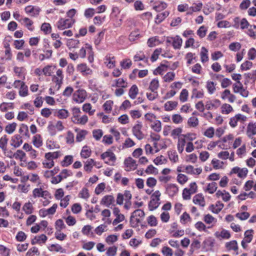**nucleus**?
Wrapping results in <instances>:
<instances>
[{"mask_svg":"<svg viewBox=\"0 0 256 256\" xmlns=\"http://www.w3.org/2000/svg\"><path fill=\"white\" fill-rule=\"evenodd\" d=\"M178 104V102L176 101H168L164 104V108L166 111H171L175 109Z\"/></svg>","mask_w":256,"mask_h":256,"instance_id":"nucleus-22","label":"nucleus"},{"mask_svg":"<svg viewBox=\"0 0 256 256\" xmlns=\"http://www.w3.org/2000/svg\"><path fill=\"white\" fill-rule=\"evenodd\" d=\"M22 136L19 134H15L12 138L10 144L14 148H17L22 144Z\"/></svg>","mask_w":256,"mask_h":256,"instance_id":"nucleus-13","label":"nucleus"},{"mask_svg":"<svg viewBox=\"0 0 256 256\" xmlns=\"http://www.w3.org/2000/svg\"><path fill=\"white\" fill-rule=\"evenodd\" d=\"M88 132L86 130H80L78 132L76 136V140L78 142L82 141L87 134Z\"/></svg>","mask_w":256,"mask_h":256,"instance_id":"nucleus-51","label":"nucleus"},{"mask_svg":"<svg viewBox=\"0 0 256 256\" xmlns=\"http://www.w3.org/2000/svg\"><path fill=\"white\" fill-rule=\"evenodd\" d=\"M188 124L191 127H196L198 124V120L196 117L192 116L188 118Z\"/></svg>","mask_w":256,"mask_h":256,"instance_id":"nucleus-59","label":"nucleus"},{"mask_svg":"<svg viewBox=\"0 0 256 256\" xmlns=\"http://www.w3.org/2000/svg\"><path fill=\"white\" fill-rule=\"evenodd\" d=\"M74 20L73 19L60 18L56 23L57 28L60 30L71 28L74 24Z\"/></svg>","mask_w":256,"mask_h":256,"instance_id":"nucleus-3","label":"nucleus"},{"mask_svg":"<svg viewBox=\"0 0 256 256\" xmlns=\"http://www.w3.org/2000/svg\"><path fill=\"white\" fill-rule=\"evenodd\" d=\"M180 221L182 224H184L188 222H190L192 221V218L188 213L184 212L180 216Z\"/></svg>","mask_w":256,"mask_h":256,"instance_id":"nucleus-47","label":"nucleus"},{"mask_svg":"<svg viewBox=\"0 0 256 256\" xmlns=\"http://www.w3.org/2000/svg\"><path fill=\"white\" fill-rule=\"evenodd\" d=\"M25 12L26 14H29L30 16H38L41 10L39 7L34 6H28L25 8Z\"/></svg>","mask_w":256,"mask_h":256,"instance_id":"nucleus-7","label":"nucleus"},{"mask_svg":"<svg viewBox=\"0 0 256 256\" xmlns=\"http://www.w3.org/2000/svg\"><path fill=\"white\" fill-rule=\"evenodd\" d=\"M246 134L250 138H252L256 134V122L254 123L250 122L247 127Z\"/></svg>","mask_w":256,"mask_h":256,"instance_id":"nucleus-15","label":"nucleus"},{"mask_svg":"<svg viewBox=\"0 0 256 256\" xmlns=\"http://www.w3.org/2000/svg\"><path fill=\"white\" fill-rule=\"evenodd\" d=\"M74 160L73 156L68 155L64 156V160L60 162L61 166L63 167H66L72 164Z\"/></svg>","mask_w":256,"mask_h":256,"instance_id":"nucleus-23","label":"nucleus"},{"mask_svg":"<svg viewBox=\"0 0 256 256\" xmlns=\"http://www.w3.org/2000/svg\"><path fill=\"white\" fill-rule=\"evenodd\" d=\"M232 107L229 104H224L221 106V112L222 114H228L233 111Z\"/></svg>","mask_w":256,"mask_h":256,"instance_id":"nucleus-31","label":"nucleus"},{"mask_svg":"<svg viewBox=\"0 0 256 256\" xmlns=\"http://www.w3.org/2000/svg\"><path fill=\"white\" fill-rule=\"evenodd\" d=\"M192 200L196 204H198L202 207L205 206L204 198L202 194H198L194 196Z\"/></svg>","mask_w":256,"mask_h":256,"instance_id":"nucleus-17","label":"nucleus"},{"mask_svg":"<svg viewBox=\"0 0 256 256\" xmlns=\"http://www.w3.org/2000/svg\"><path fill=\"white\" fill-rule=\"evenodd\" d=\"M87 96L86 92L84 90L79 89L74 92L72 95V100L78 104L82 103L84 101Z\"/></svg>","mask_w":256,"mask_h":256,"instance_id":"nucleus-2","label":"nucleus"},{"mask_svg":"<svg viewBox=\"0 0 256 256\" xmlns=\"http://www.w3.org/2000/svg\"><path fill=\"white\" fill-rule=\"evenodd\" d=\"M203 220L208 224H212L210 226H208V228H212L217 222L216 219L210 214L204 215Z\"/></svg>","mask_w":256,"mask_h":256,"instance_id":"nucleus-14","label":"nucleus"},{"mask_svg":"<svg viewBox=\"0 0 256 256\" xmlns=\"http://www.w3.org/2000/svg\"><path fill=\"white\" fill-rule=\"evenodd\" d=\"M113 104V101L111 100L106 101L103 105V108L104 110L108 113H110L112 110V106Z\"/></svg>","mask_w":256,"mask_h":256,"instance_id":"nucleus-54","label":"nucleus"},{"mask_svg":"<svg viewBox=\"0 0 256 256\" xmlns=\"http://www.w3.org/2000/svg\"><path fill=\"white\" fill-rule=\"evenodd\" d=\"M48 249L51 252H60L62 253L65 252V250L60 245L57 244H52L48 246Z\"/></svg>","mask_w":256,"mask_h":256,"instance_id":"nucleus-25","label":"nucleus"},{"mask_svg":"<svg viewBox=\"0 0 256 256\" xmlns=\"http://www.w3.org/2000/svg\"><path fill=\"white\" fill-rule=\"evenodd\" d=\"M160 204V202L155 200L154 199H151L148 203V208L150 210L152 211L158 208Z\"/></svg>","mask_w":256,"mask_h":256,"instance_id":"nucleus-45","label":"nucleus"},{"mask_svg":"<svg viewBox=\"0 0 256 256\" xmlns=\"http://www.w3.org/2000/svg\"><path fill=\"white\" fill-rule=\"evenodd\" d=\"M8 138L6 135H4L0 138V148L4 152L6 151V146L8 142Z\"/></svg>","mask_w":256,"mask_h":256,"instance_id":"nucleus-38","label":"nucleus"},{"mask_svg":"<svg viewBox=\"0 0 256 256\" xmlns=\"http://www.w3.org/2000/svg\"><path fill=\"white\" fill-rule=\"evenodd\" d=\"M216 84L212 81H208L206 82V88L210 94H212L216 90Z\"/></svg>","mask_w":256,"mask_h":256,"instance_id":"nucleus-43","label":"nucleus"},{"mask_svg":"<svg viewBox=\"0 0 256 256\" xmlns=\"http://www.w3.org/2000/svg\"><path fill=\"white\" fill-rule=\"evenodd\" d=\"M55 227L56 231H61L66 228V226L62 219H58L55 222Z\"/></svg>","mask_w":256,"mask_h":256,"instance_id":"nucleus-57","label":"nucleus"},{"mask_svg":"<svg viewBox=\"0 0 256 256\" xmlns=\"http://www.w3.org/2000/svg\"><path fill=\"white\" fill-rule=\"evenodd\" d=\"M134 60L135 62L140 61V60H144L145 62H148V58H146L145 55L140 52V53L136 54L134 57Z\"/></svg>","mask_w":256,"mask_h":256,"instance_id":"nucleus-58","label":"nucleus"},{"mask_svg":"<svg viewBox=\"0 0 256 256\" xmlns=\"http://www.w3.org/2000/svg\"><path fill=\"white\" fill-rule=\"evenodd\" d=\"M80 108H72V116L71 118L72 121L74 123L78 118L80 117Z\"/></svg>","mask_w":256,"mask_h":256,"instance_id":"nucleus-35","label":"nucleus"},{"mask_svg":"<svg viewBox=\"0 0 256 256\" xmlns=\"http://www.w3.org/2000/svg\"><path fill=\"white\" fill-rule=\"evenodd\" d=\"M25 68L24 67L15 66L14 71L18 78L22 80L25 79Z\"/></svg>","mask_w":256,"mask_h":256,"instance_id":"nucleus-20","label":"nucleus"},{"mask_svg":"<svg viewBox=\"0 0 256 256\" xmlns=\"http://www.w3.org/2000/svg\"><path fill=\"white\" fill-rule=\"evenodd\" d=\"M17 124L16 122H12L6 126L5 128V131L8 134H12L15 130Z\"/></svg>","mask_w":256,"mask_h":256,"instance_id":"nucleus-49","label":"nucleus"},{"mask_svg":"<svg viewBox=\"0 0 256 256\" xmlns=\"http://www.w3.org/2000/svg\"><path fill=\"white\" fill-rule=\"evenodd\" d=\"M92 110V105L90 103L84 104L82 106V110L84 112H88L90 116H92L94 114L95 110Z\"/></svg>","mask_w":256,"mask_h":256,"instance_id":"nucleus-50","label":"nucleus"},{"mask_svg":"<svg viewBox=\"0 0 256 256\" xmlns=\"http://www.w3.org/2000/svg\"><path fill=\"white\" fill-rule=\"evenodd\" d=\"M115 58L112 54H108L104 58V64L110 68L115 66Z\"/></svg>","mask_w":256,"mask_h":256,"instance_id":"nucleus-12","label":"nucleus"},{"mask_svg":"<svg viewBox=\"0 0 256 256\" xmlns=\"http://www.w3.org/2000/svg\"><path fill=\"white\" fill-rule=\"evenodd\" d=\"M118 240V236L115 234L108 236L106 238V242L108 244H112Z\"/></svg>","mask_w":256,"mask_h":256,"instance_id":"nucleus-64","label":"nucleus"},{"mask_svg":"<svg viewBox=\"0 0 256 256\" xmlns=\"http://www.w3.org/2000/svg\"><path fill=\"white\" fill-rule=\"evenodd\" d=\"M160 84L158 79L154 78L150 82L148 89L151 92H158L157 90Z\"/></svg>","mask_w":256,"mask_h":256,"instance_id":"nucleus-24","label":"nucleus"},{"mask_svg":"<svg viewBox=\"0 0 256 256\" xmlns=\"http://www.w3.org/2000/svg\"><path fill=\"white\" fill-rule=\"evenodd\" d=\"M217 188V184L215 182H212L208 184L206 190L208 193L212 194L216 190Z\"/></svg>","mask_w":256,"mask_h":256,"instance_id":"nucleus-42","label":"nucleus"},{"mask_svg":"<svg viewBox=\"0 0 256 256\" xmlns=\"http://www.w3.org/2000/svg\"><path fill=\"white\" fill-rule=\"evenodd\" d=\"M178 191V186L175 184H168L166 188V192L170 196L172 197L175 196Z\"/></svg>","mask_w":256,"mask_h":256,"instance_id":"nucleus-10","label":"nucleus"},{"mask_svg":"<svg viewBox=\"0 0 256 256\" xmlns=\"http://www.w3.org/2000/svg\"><path fill=\"white\" fill-rule=\"evenodd\" d=\"M19 94L22 97H25L28 95V87L24 82L19 89Z\"/></svg>","mask_w":256,"mask_h":256,"instance_id":"nucleus-48","label":"nucleus"},{"mask_svg":"<svg viewBox=\"0 0 256 256\" xmlns=\"http://www.w3.org/2000/svg\"><path fill=\"white\" fill-rule=\"evenodd\" d=\"M142 125L141 122H138V123L132 128L133 134L139 140H142L144 136V135L142 130Z\"/></svg>","mask_w":256,"mask_h":256,"instance_id":"nucleus-4","label":"nucleus"},{"mask_svg":"<svg viewBox=\"0 0 256 256\" xmlns=\"http://www.w3.org/2000/svg\"><path fill=\"white\" fill-rule=\"evenodd\" d=\"M91 150L87 146H84L80 152V156L82 158H86L90 156L91 154Z\"/></svg>","mask_w":256,"mask_h":256,"instance_id":"nucleus-37","label":"nucleus"},{"mask_svg":"<svg viewBox=\"0 0 256 256\" xmlns=\"http://www.w3.org/2000/svg\"><path fill=\"white\" fill-rule=\"evenodd\" d=\"M228 48L232 51L236 52L241 48V44L238 42H233L229 45Z\"/></svg>","mask_w":256,"mask_h":256,"instance_id":"nucleus-63","label":"nucleus"},{"mask_svg":"<svg viewBox=\"0 0 256 256\" xmlns=\"http://www.w3.org/2000/svg\"><path fill=\"white\" fill-rule=\"evenodd\" d=\"M166 42L171 44L174 49H180L182 45V40L179 36H169L166 38Z\"/></svg>","mask_w":256,"mask_h":256,"instance_id":"nucleus-1","label":"nucleus"},{"mask_svg":"<svg viewBox=\"0 0 256 256\" xmlns=\"http://www.w3.org/2000/svg\"><path fill=\"white\" fill-rule=\"evenodd\" d=\"M168 153L170 160L174 162H176L178 161V156L175 150H169Z\"/></svg>","mask_w":256,"mask_h":256,"instance_id":"nucleus-44","label":"nucleus"},{"mask_svg":"<svg viewBox=\"0 0 256 256\" xmlns=\"http://www.w3.org/2000/svg\"><path fill=\"white\" fill-rule=\"evenodd\" d=\"M117 250L118 248L116 246H110L107 249L106 254V256H116Z\"/></svg>","mask_w":256,"mask_h":256,"instance_id":"nucleus-46","label":"nucleus"},{"mask_svg":"<svg viewBox=\"0 0 256 256\" xmlns=\"http://www.w3.org/2000/svg\"><path fill=\"white\" fill-rule=\"evenodd\" d=\"M221 104L219 100L214 99L212 100H208L206 102L205 107L207 110H216Z\"/></svg>","mask_w":256,"mask_h":256,"instance_id":"nucleus-8","label":"nucleus"},{"mask_svg":"<svg viewBox=\"0 0 256 256\" xmlns=\"http://www.w3.org/2000/svg\"><path fill=\"white\" fill-rule=\"evenodd\" d=\"M33 210L32 204L30 202H26L22 207V210L26 214H30L32 213Z\"/></svg>","mask_w":256,"mask_h":256,"instance_id":"nucleus-34","label":"nucleus"},{"mask_svg":"<svg viewBox=\"0 0 256 256\" xmlns=\"http://www.w3.org/2000/svg\"><path fill=\"white\" fill-rule=\"evenodd\" d=\"M54 115L60 119H65L68 117L69 112L66 110L61 109L56 110Z\"/></svg>","mask_w":256,"mask_h":256,"instance_id":"nucleus-19","label":"nucleus"},{"mask_svg":"<svg viewBox=\"0 0 256 256\" xmlns=\"http://www.w3.org/2000/svg\"><path fill=\"white\" fill-rule=\"evenodd\" d=\"M169 15L168 11H164L162 13L158 14L156 18L155 22L157 24H160Z\"/></svg>","mask_w":256,"mask_h":256,"instance_id":"nucleus-27","label":"nucleus"},{"mask_svg":"<svg viewBox=\"0 0 256 256\" xmlns=\"http://www.w3.org/2000/svg\"><path fill=\"white\" fill-rule=\"evenodd\" d=\"M79 197L85 200L88 199L90 196L88 190L87 188H84L78 194Z\"/></svg>","mask_w":256,"mask_h":256,"instance_id":"nucleus-62","label":"nucleus"},{"mask_svg":"<svg viewBox=\"0 0 256 256\" xmlns=\"http://www.w3.org/2000/svg\"><path fill=\"white\" fill-rule=\"evenodd\" d=\"M100 156L102 159L104 160L106 158H108V160H106L105 162L110 165H112L116 160V157L114 154L110 150L102 153Z\"/></svg>","mask_w":256,"mask_h":256,"instance_id":"nucleus-5","label":"nucleus"},{"mask_svg":"<svg viewBox=\"0 0 256 256\" xmlns=\"http://www.w3.org/2000/svg\"><path fill=\"white\" fill-rule=\"evenodd\" d=\"M254 233V231L252 229L246 230L244 232V236L242 240H244V242H247V243H250L252 240Z\"/></svg>","mask_w":256,"mask_h":256,"instance_id":"nucleus-26","label":"nucleus"},{"mask_svg":"<svg viewBox=\"0 0 256 256\" xmlns=\"http://www.w3.org/2000/svg\"><path fill=\"white\" fill-rule=\"evenodd\" d=\"M80 41L78 40L70 39L67 42V46L69 49L72 48H77L78 47Z\"/></svg>","mask_w":256,"mask_h":256,"instance_id":"nucleus-40","label":"nucleus"},{"mask_svg":"<svg viewBox=\"0 0 256 256\" xmlns=\"http://www.w3.org/2000/svg\"><path fill=\"white\" fill-rule=\"evenodd\" d=\"M138 92V86L136 84H134L130 88L128 92L129 96L132 99L136 98Z\"/></svg>","mask_w":256,"mask_h":256,"instance_id":"nucleus-30","label":"nucleus"},{"mask_svg":"<svg viewBox=\"0 0 256 256\" xmlns=\"http://www.w3.org/2000/svg\"><path fill=\"white\" fill-rule=\"evenodd\" d=\"M48 240L47 236L44 234H42L40 236H36L32 240V244L34 245L36 244H44L46 243V241Z\"/></svg>","mask_w":256,"mask_h":256,"instance_id":"nucleus-11","label":"nucleus"},{"mask_svg":"<svg viewBox=\"0 0 256 256\" xmlns=\"http://www.w3.org/2000/svg\"><path fill=\"white\" fill-rule=\"evenodd\" d=\"M188 92L186 89H182L180 95V102H184L188 100Z\"/></svg>","mask_w":256,"mask_h":256,"instance_id":"nucleus-52","label":"nucleus"},{"mask_svg":"<svg viewBox=\"0 0 256 256\" xmlns=\"http://www.w3.org/2000/svg\"><path fill=\"white\" fill-rule=\"evenodd\" d=\"M115 202L114 197L112 195H106L103 197L100 204L108 207L110 204H114Z\"/></svg>","mask_w":256,"mask_h":256,"instance_id":"nucleus-16","label":"nucleus"},{"mask_svg":"<svg viewBox=\"0 0 256 256\" xmlns=\"http://www.w3.org/2000/svg\"><path fill=\"white\" fill-rule=\"evenodd\" d=\"M167 6V4L164 2H160L159 3H156V4L153 6V8L157 11L160 12L164 10Z\"/></svg>","mask_w":256,"mask_h":256,"instance_id":"nucleus-53","label":"nucleus"},{"mask_svg":"<svg viewBox=\"0 0 256 256\" xmlns=\"http://www.w3.org/2000/svg\"><path fill=\"white\" fill-rule=\"evenodd\" d=\"M140 36L138 30H134L130 32L128 36V40L130 42H134L136 40L138 39Z\"/></svg>","mask_w":256,"mask_h":256,"instance_id":"nucleus-56","label":"nucleus"},{"mask_svg":"<svg viewBox=\"0 0 256 256\" xmlns=\"http://www.w3.org/2000/svg\"><path fill=\"white\" fill-rule=\"evenodd\" d=\"M94 166H96V162L92 158H89L84 162V168L86 172H90Z\"/></svg>","mask_w":256,"mask_h":256,"instance_id":"nucleus-18","label":"nucleus"},{"mask_svg":"<svg viewBox=\"0 0 256 256\" xmlns=\"http://www.w3.org/2000/svg\"><path fill=\"white\" fill-rule=\"evenodd\" d=\"M124 164L126 168V171L134 170L137 168L136 161L130 157H129L124 160Z\"/></svg>","mask_w":256,"mask_h":256,"instance_id":"nucleus-9","label":"nucleus"},{"mask_svg":"<svg viewBox=\"0 0 256 256\" xmlns=\"http://www.w3.org/2000/svg\"><path fill=\"white\" fill-rule=\"evenodd\" d=\"M214 236L218 238L220 237L222 238L226 239H228L230 237V233L228 230H222L220 233L218 232H215Z\"/></svg>","mask_w":256,"mask_h":256,"instance_id":"nucleus-29","label":"nucleus"},{"mask_svg":"<svg viewBox=\"0 0 256 256\" xmlns=\"http://www.w3.org/2000/svg\"><path fill=\"white\" fill-rule=\"evenodd\" d=\"M25 26L30 31H33L34 28L32 26L34 22L28 18H24L23 20Z\"/></svg>","mask_w":256,"mask_h":256,"instance_id":"nucleus-55","label":"nucleus"},{"mask_svg":"<svg viewBox=\"0 0 256 256\" xmlns=\"http://www.w3.org/2000/svg\"><path fill=\"white\" fill-rule=\"evenodd\" d=\"M186 142L184 138H179L178 142V150L180 153L182 154L184 150V147L186 144Z\"/></svg>","mask_w":256,"mask_h":256,"instance_id":"nucleus-39","label":"nucleus"},{"mask_svg":"<svg viewBox=\"0 0 256 256\" xmlns=\"http://www.w3.org/2000/svg\"><path fill=\"white\" fill-rule=\"evenodd\" d=\"M212 164L214 169L218 170L222 168L224 162L218 160L213 159L212 160Z\"/></svg>","mask_w":256,"mask_h":256,"instance_id":"nucleus-61","label":"nucleus"},{"mask_svg":"<svg viewBox=\"0 0 256 256\" xmlns=\"http://www.w3.org/2000/svg\"><path fill=\"white\" fill-rule=\"evenodd\" d=\"M32 143L36 148H40L42 144V140L40 134H36L34 136Z\"/></svg>","mask_w":256,"mask_h":256,"instance_id":"nucleus-32","label":"nucleus"},{"mask_svg":"<svg viewBox=\"0 0 256 256\" xmlns=\"http://www.w3.org/2000/svg\"><path fill=\"white\" fill-rule=\"evenodd\" d=\"M208 50L202 47V50L200 52V59L202 62H205L208 60Z\"/></svg>","mask_w":256,"mask_h":256,"instance_id":"nucleus-36","label":"nucleus"},{"mask_svg":"<svg viewBox=\"0 0 256 256\" xmlns=\"http://www.w3.org/2000/svg\"><path fill=\"white\" fill-rule=\"evenodd\" d=\"M61 155L62 154L60 151L49 152L45 154L44 158L48 160H53L54 159H56L60 157Z\"/></svg>","mask_w":256,"mask_h":256,"instance_id":"nucleus-21","label":"nucleus"},{"mask_svg":"<svg viewBox=\"0 0 256 256\" xmlns=\"http://www.w3.org/2000/svg\"><path fill=\"white\" fill-rule=\"evenodd\" d=\"M55 68V66L48 65L43 68V74L46 76H51Z\"/></svg>","mask_w":256,"mask_h":256,"instance_id":"nucleus-33","label":"nucleus"},{"mask_svg":"<svg viewBox=\"0 0 256 256\" xmlns=\"http://www.w3.org/2000/svg\"><path fill=\"white\" fill-rule=\"evenodd\" d=\"M77 70L80 72L83 76L91 75L92 73V70L84 63L78 64L77 66Z\"/></svg>","mask_w":256,"mask_h":256,"instance_id":"nucleus-6","label":"nucleus"},{"mask_svg":"<svg viewBox=\"0 0 256 256\" xmlns=\"http://www.w3.org/2000/svg\"><path fill=\"white\" fill-rule=\"evenodd\" d=\"M226 246L228 250H234L236 251L238 250V243L236 240H232L230 242H227Z\"/></svg>","mask_w":256,"mask_h":256,"instance_id":"nucleus-41","label":"nucleus"},{"mask_svg":"<svg viewBox=\"0 0 256 256\" xmlns=\"http://www.w3.org/2000/svg\"><path fill=\"white\" fill-rule=\"evenodd\" d=\"M195 228L197 229L198 230L202 232L204 231V232H206L207 228L206 226L202 222H198L194 224Z\"/></svg>","mask_w":256,"mask_h":256,"instance_id":"nucleus-60","label":"nucleus"},{"mask_svg":"<svg viewBox=\"0 0 256 256\" xmlns=\"http://www.w3.org/2000/svg\"><path fill=\"white\" fill-rule=\"evenodd\" d=\"M14 104L12 102H2L0 104V110L2 112H6L8 109H14Z\"/></svg>","mask_w":256,"mask_h":256,"instance_id":"nucleus-28","label":"nucleus"}]
</instances>
